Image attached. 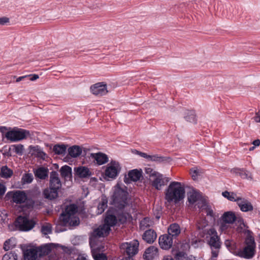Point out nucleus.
<instances>
[{
    "instance_id": "f8f14e48",
    "label": "nucleus",
    "mask_w": 260,
    "mask_h": 260,
    "mask_svg": "<svg viewBox=\"0 0 260 260\" xmlns=\"http://www.w3.org/2000/svg\"><path fill=\"white\" fill-rule=\"evenodd\" d=\"M173 238L168 234H164L159 237L158 243L160 247L165 250L169 249L173 245Z\"/></svg>"
},
{
    "instance_id": "39448f33",
    "label": "nucleus",
    "mask_w": 260,
    "mask_h": 260,
    "mask_svg": "<svg viewBox=\"0 0 260 260\" xmlns=\"http://www.w3.org/2000/svg\"><path fill=\"white\" fill-rule=\"evenodd\" d=\"M245 243L246 246L243 250L238 252V255L241 257L249 259L254 254L255 243L253 238L251 237L246 238Z\"/></svg>"
},
{
    "instance_id": "bb28decb",
    "label": "nucleus",
    "mask_w": 260,
    "mask_h": 260,
    "mask_svg": "<svg viewBox=\"0 0 260 260\" xmlns=\"http://www.w3.org/2000/svg\"><path fill=\"white\" fill-rule=\"evenodd\" d=\"M48 169L44 167H40L34 171V174L37 178L44 180L48 176Z\"/></svg>"
},
{
    "instance_id": "393cba45",
    "label": "nucleus",
    "mask_w": 260,
    "mask_h": 260,
    "mask_svg": "<svg viewBox=\"0 0 260 260\" xmlns=\"http://www.w3.org/2000/svg\"><path fill=\"white\" fill-rule=\"evenodd\" d=\"M117 221L118 220L116 216L113 214H108L107 212L105 218L104 223L103 224L107 225V227H109L111 229V226H113L116 225Z\"/></svg>"
},
{
    "instance_id": "ddd939ff",
    "label": "nucleus",
    "mask_w": 260,
    "mask_h": 260,
    "mask_svg": "<svg viewBox=\"0 0 260 260\" xmlns=\"http://www.w3.org/2000/svg\"><path fill=\"white\" fill-rule=\"evenodd\" d=\"M61 186V182L58 173L55 171H52L50 174L49 186L59 190Z\"/></svg>"
},
{
    "instance_id": "69168bd1",
    "label": "nucleus",
    "mask_w": 260,
    "mask_h": 260,
    "mask_svg": "<svg viewBox=\"0 0 260 260\" xmlns=\"http://www.w3.org/2000/svg\"><path fill=\"white\" fill-rule=\"evenodd\" d=\"M30 76V75H25V76L19 77L16 79V82H19L21 81V80H22L23 79H24L26 77H28V76Z\"/></svg>"
},
{
    "instance_id": "a211bd4d",
    "label": "nucleus",
    "mask_w": 260,
    "mask_h": 260,
    "mask_svg": "<svg viewBox=\"0 0 260 260\" xmlns=\"http://www.w3.org/2000/svg\"><path fill=\"white\" fill-rule=\"evenodd\" d=\"M74 171L75 175L81 178H88L92 175L89 169L85 166H79L75 168Z\"/></svg>"
},
{
    "instance_id": "4d7b16f0",
    "label": "nucleus",
    "mask_w": 260,
    "mask_h": 260,
    "mask_svg": "<svg viewBox=\"0 0 260 260\" xmlns=\"http://www.w3.org/2000/svg\"><path fill=\"white\" fill-rule=\"evenodd\" d=\"M6 187L3 184L0 183V197L3 196L6 192Z\"/></svg>"
},
{
    "instance_id": "a878e982",
    "label": "nucleus",
    "mask_w": 260,
    "mask_h": 260,
    "mask_svg": "<svg viewBox=\"0 0 260 260\" xmlns=\"http://www.w3.org/2000/svg\"><path fill=\"white\" fill-rule=\"evenodd\" d=\"M59 172L61 176L66 180H70L72 178V168L67 165L62 166Z\"/></svg>"
},
{
    "instance_id": "aec40b11",
    "label": "nucleus",
    "mask_w": 260,
    "mask_h": 260,
    "mask_svg": "<svg viewBox=\"0 0 260 260\" xmlns=\"http://www.w3.org/2000/svg\"><path fill=\"white\" fill-rule=\"evenodd\" d=\"M59 190L49 186L43 191V195L45 198L52 200L56 199L58 196Z\"/></svg>"
},
{
    "instance_id": "bf43d9fd",
    "label": "nucleus",
    "mask_w": 260,
    "mask_h": 260,
    "mask_svg": "<svg viewBox=\"0 0 260 260\" xmlns=\"http://www.w3.org/2000/svg\"><path fill=\"white\" fill-rule=\"evenodd\" d=\"M254 118L256 122H260V110L256 113Z\"/></svg>"
},
{
    "instance_id": "09e8293b",
    "label": "nucleus",
    "mask_w": 260,
    "mask_h": 260,
    "mask_svg": "<svg viewBox=\"0 0 260 260\" xmlns=\"http://www.w3.org/2000/svg\"><path fill=\"white\" fill-rule=\"evenodd\" d=\"M230 225L231 224L225 222L224 220L221 219L219 226L220 230L222 232H225L226 230L230 227Z\"/></svg>"
},
{
    "instance_id": "3c124183",
    "label": "nucleus",
    "mask_w": 260,
    "mask_h": 260,
    "mask_svg": "<svg viewBox=\"0 0 260 260\" xmlns=\"http://www.w3.org/2000/svg\"><path fill=\"white\" fill-rule=\"evenodd\" d=\"M185 255L183 252H178L176 254L175 258L176 260H185Z\"/></svg>"
},
{
    "instance_id": "a19ab883",
    "label": "nucleus",
    "mask_w": 260,
    "mask_h": 260,
    "mask_svg": "<svg viewBox=\"0 0 260 260\" xmlns=\"http://www.w3.org/2000/svg\"><path fill=\"white\" fill-rule=\"evenodd\" d=\"M34 177L31 173L24 174L21 179V182L23 184H29L32 182Z\"/></svg>"
},
{
    "instance_id": "7c9ffc66",
    "label": "nucleus",
    "mask_w": 260,
    "mask_h": 260,
    "mask_svg": "<svg viewBox=\"0 0 260 260\" xmlns=\"http://www.w3.org/2000/svg\"><path fill=\"white\" fill-rule=\"evenodd\" d=\"M108 207V200L106 197H102L101 201L99 203L98 207L96 213L97 214H101Z\"/></svg>"
},
{
    "instance_id": "cd10ccee",
    "label": "nucleus",
    "mask_w": 260,
    "mask_h": 260,
    "mask_svg": "<svg viewBox=\"0 0 260 260\" xmlns=\"http://www.w3.org/2000/svg\"><path fill=\"white\" fill-rule=\"evenodd\" d=\"M221 219L225 222L233 224L236 220L235 214L231 211L226 212L221 216Z\"/></svg>"
},
{
    "instance_id": "72a5a7b5",
    "label": "nucleus",
    "mask_w": 260,
    "mask_h": 260,
    "mask_svg": "<svg viewBox=\"0 0 260 260\" xmlns=\"http://www.w3.org/2000/svg\"><path fill=\"white\" fill-rule=\"evenodd\" d=\"M13 171L8 168L7 166H3L1 168V176L4 178H8L11 177Z\"/></svg>"
},
{
    "instance_id": "7ed1b4c3",
    "label": "nucleus",
    "mask_w": 260,
    "mask_h": 260,
    "mask_svg": "<svg viewBox=\"0 0 260 260\" xmlns=\"http://www.w3.org/2000/svg\"><path fill=\"white\" fill-rule=\"evenodd\" d=\"M77 207L75 204L68 206L61 214L60 219L64 225L76 226L79 224V219L75 216Z\"/></svg>"
},
{
    "instance_id": "603ef678",
    "label": "nucleus",
    "mask_w": 260,
    "mask_h": 260,
    "mask_svg": "<svg viewBox=\"0 0 260 260\" xmlns=\"http://www.w3.org/2000/svg\"><path fill=\"white\" fill-rule=\"evenodd\" d=\"M10 242H11L10 239L7 240L5 242L4 244V249L6 251H7L9 249H10V248L13 247V245H10Z\"/></svg>"
},
{
    "instance_id": "423d86ee",
    "label": "nucleus",
    "mask_w": 260,
    "mask_h": 260,
    "mask_svg": "<svg viewBox=\"0 0 260 260\" xmlns=\"http://www.w3.org/2000/svg\"><path fill=\"white\" fill-rule=\"evenodd\" d=\"M36 222L25 216H18L15 221V225L20 231H29L35 225Z\"/></svg>"
},
{
    "instance_id": "e433bc0d",
    "label": "nucleus",
    "mask_w": 260,
    "mask_h": 260,
    "mask_svg": "<svg viewBox=\"0 0 260 260\" xmlns=\"http://www.w3.org/2000/svg\"><path fill=\"white\" fill-rule=\"evenodd\" d=\"M222 194L224 197L226 198L230 201L236 202L237 203L238 202L237 200L240 198V197H237L236 193L234 192H230L228 191L223 192Z\"/></svg>"
},
{
    "instance_id": "c85d7f7f",
    "label": "nucleus",
    "mask_w": 260,
    "mask_h": 260,
    "mask_svg": "<svg viewBox=\"0 0 260 260\" xmlns=\"http://www.w3.org/2000/svg\"><path fill=\"white\" fill-rule=\"evenodd\" d=\"M128 178L131 180L136 182L139 180L142 176V171L141 170L134 169L131 170L128 173Z\"/></svg>"
},
{
    "instance_id": "a18cd8bd",
    "label": "nucleus",
    "mask_w": 260,
    "mask_h": 260,
    "mask_svg": "<svg viewBox=\"0 0 260 260\" xmlns=\"http://www.w3.org/2000/svg\"><path fill=\"white\" fill-rule=\"evenodd\" d=\"M150 220L149 218L145 217L140 223V229L145 230L146 228L150 226Z\"/></svg>"
},
{
    "instance_id": "9d476101",
    "label": "nucleus",
    "mask_w": 260,
    "mask_h": 260,
    "mask_svg": "<svg viewBox=\"0 0 260 260\" xmlns=\"http://www.w3.org/2000/svg\"><path fill=\"white\" fill-rule=\"evenodd\" d=\"M120 170L121 167L119 162L115 160H112L108 165L105 170V175L110 178L115 179Z\"/></svg>"
},
{
    "instance_id": "f257e3e1",
    "label": "nucleus",
    "mask_w": 260,
    "mask_h": 260,
    "mask_svg": "<svg viewBox=\"0 0 260 260\" xmlns=\"http://www.w3.org/2000/svg\"><path fill=\"white\" fill-rule=\"evenodd\" d=\"M197 228L200 231L199 234L201 236L208 239V244L212 250V256L216 257L221 247V242L216 230L209 227L208 222L205 218H201L197 221Z\"/></svg>"
},
{
    "instance_id": "4c0bfd02",
    "label": "nucleus",
    "mask_w": 260,
    "mask_h": 260,
    "mask_svg": "<svg viewBox=\"0 0 260 260\" xmlns=\"http://www.w3.org/2000/svg\"><path fill=\"white\" fill-rule=\"evenodd\" d=\"M67 147L64 145H55L53 147V150L55 154L58 155L63 154L65 153Z\"/></svg>"
},
{
    "instance_id": "9b49d317",
    "label": "nucleus",
    "mask_w": 260,
    "mask_h": 260,
    "mask_svg": "<svg viewBox=\"0 0 260 260\" xmlns=\"http://www.w3.org/2000/svg\"><path fill=\"white\" fill-rule=\"evenodd\" d=\"M111 231V229L107 225L102 224L95 229L91 234V237L94 238L107 237Z\"/></svg>"
},
{
    "instance_id": "1a4fd4ad",
    "label": "nucleus",
    "mask_w": 260,
    "mask_h": 260,
    "mask_svg": "<svg viewBox=\"0 0 260 260\" xmlns=\"http://www.w3.org/2000/svg\"><path fill=\"white\" fill-rule=\"evenodd\" d=\"M139 245V241L137 240H134L130 242L121 244L120 248L127 255L133 256L138 253Z\"/></svg>"
},
{
    "instance_id": "f704fd0d",
    "label": "nucleus",
    "mask_w": 260,
    "mask_h": 260,
    "mask_svg": "<svg viewBox=\"0 0 260 260\" xmlns=\"http://www.w3.org/2000/svg\"><path fill=\"white\" fill-rule=\"evenodd\" d=\"M132 218V215L128 213H122L118 215V221L120 223H124L127 221L130 220Z\"/></svg>"
},
{
    "instance_id": "dca6fc26",
    "label": "nucleus",
    "mask_w": 260,
    "mask_h": 260,
    "mask_svg": "<svg viewBox=\"0 0 260 260\" xmlns=\"http://www.w3.org/2000/svg\"><path fill=\"white\" fill-rule=\"evenodd\" d=\"M10 193L13 194V202L16 204L24 203L27 200V196L23 191L16 190L13 192H9L7 193V195Z\"/></svg>"
},
{
    "instance_id": "49530a36",
    "label": "nucleus",
    "mask_w": 260,
    "mask_h": 260,
    "mask_svg": "<svg viewBox=\"0 0 260 260\" xmlns=\"http://www.w3.org/2000/svg\"><path fill=\"white\" fill-rule=\"evenodd\" d=\"M17 255L15 252H8L5 254L2 260H17Z\"/></svg>"
},
{
    "instance_id": "4be33fe9",
    "label": "nucleus",
    "mask_w": 260,
    "mask_h": 260,
    "mask_svg": "<svg viewBox=\"0 0 260 260\" xmlns=\"http://www.w3.org/2000/svg\"><path fill=\"white\" fill-rule=\"evenodd\" d=\"M91 156L95 160L99 165H102L106 164L108 161V156L103 153L99 152L96 153H91Z\"/></svg>"
},
{
    "instance_id": "412c9836",
    "label": "nucleus",
    "mask_w": 260,
    "mask_h": 260,
    "mask_svg": "<svg viewBox=\"0 0 260 260\" xmlns=\"http://www.w3.org/2000/svg\"><path fill=\"white\" fill-rule=\"evenodd\" d=\"M157 235L153 230H148L143 235V239L148 243H153L156 239Z\"/></svg>"
},
{
    "instance_id": "0eeeda50",
    "label": "nucleus",
    "mask_w": 260,
    "mask_h": 260,
    "mask_svg": "<svg viewBox=\"0 0 260 260\" xmlns=\"http://www.w3.org/2000/svg\"><path fill=\"white\" fill-rule=\"evenodd\" d=\"M30 135L28 131L23 129L10 131L5 134V137L12 142H16L26 139Z\"/></svg>"
},
{
    "instance_id": "f03ea898",
    "label": "nucleus",
    "mask_w": 260,
    "mask_h": 260,
    "mask_svg": "<svg viewBox=\"0 0 260 260\" xmlns=\"http://www.w3.org/2000/svg\"><path fill=\"white\" fill-rule=\"evenodd\" d=\"M185 191L183 185L181 182H171L165 192V199L169 203H179L185 197Z\"/></svg>"
},
{
    "instance_id": "2eb2a0df",
    "label": "nucleus",
    "mask_w": 260,
    "mask_h": 260,
    "mask_svg": "<svg viewBox=\"0 0 260 260\" xmlns=\"http://www.w3.org/2000/svg\"><path fill=\"white\" fill-rule=\"evenodd\" d=\"M29 148L31 155L42 160H46L48 157L47 154L43 151L40 146L38 145L35 146H30Z\"/></svg>"
},
{
    "instance_id": "8fccbe9b",
    "label": "nucleus",
    "mask_w": 260,
    "mask_h": 260,
    "mask_svg": "<svg viewBox=\"0 0 260 260\" xmlns=\"http://www.w3.org/2000/svg\"><path fill=\"white\" fill-rule=\"evenodd\" d=\"M52 229L50 225H43L41 229V232L44 235H48L51 233Z\"/></svg>"
},
{
    "instance_id": "ea45409f",
    "label": "nucleus",
    "mask_w": 260,
    "mask_h": 260,
    "mask_svg": "<svg viewBox=\"0 0 260 260\" xmlns=\"http://www.w3.org/2000/svg\"><path fill=\"white\" fill-rule=\"evenodd\" d=\"M185 119L190 122H196V117L195 112L193 111H188L187 115L184 116Z\"/></svg>"
},
{
    "instance_id": "338daca9",
    "label": "nucleus",
    "mask_w": 260,
    "mask_h": 260,
    "mask_svg": "<svg viewBox=\"0 0 260 260\" xmlns=\"http://www.w3.org/2000/svg\"><path fill=\"white\" fill-rule=\"evenodd\" d=\"M252 144L255 146H258L260 144V140L258 139L255 140L253 141Z\"/></svg>"
},
{
    "instance_id": "c756f323",
    "label": "nucleus",
    "mask_w": 260,
    "mask_h": 260,
    "mask_svg": "<svg viewBox=\"0 0 260 260\" xmlns=\"http://www.w3.org/2000/svg\"><path fill=\"white\" fill-rule=\"evenodd\" d=\"M68 153L71 157L75 158L81 154L82 149L79 146L74 145L69 148Z\"/></svg>"
},
{
    "instance_id": "f3484780",
    "label": "nucleus",
    "mask_w": 260,
    "mask_h": 260,
    "mask_svg": "<svg viewBox=\"0 0 260 260\" xmlns=\"http://www.w3.org/2000/svg\"><path fill=\"white\" fill-rule=\"evenodd\" d=\"M237 200V204L242 211L246 212L253 210V206L248 200L240 197Z\"/></svg>"
},
{
    "instance_id": "4468645a",
    "label": "nucleus",
    "mask_w": 260,
    "mask_h": 260,
    "mask_svg": "<svg viewBox=\"0 0 260 260\" xmlns=\"http://www.w3.org/2000/svg\"><path fill=\"white\" fill-rule=\"evenodd\" d=\"M90 90L93 94L97 96H102L108 92L106 85L102 83H98L92 85Z\"/></svg>"
},
{
    "instance_id": "37998d69",
    "label": "nucleus",
    "mask_w": 260,
    "mask_h": 260,
    "mask_svg": "<svg viewBox=\"0 0 260 260\" xmlns=\"http://www.w3.org/2000/svg\"><path fill=\"white\" fill-rule=\"evenodd\" d=\"M242 169V171H241L239 176L242 179L251 180L252 179L251 173L244 169Z\"/></svg>"
},
{
    "instance_id": "6ab92c4d",
    "label": "nucleus",
    "mask_w": 260,
    "mask_h": 260,
    "mask_svg": "<svg viewBox=\"0 0 260 260\" xmlns=\"http://www.w3.org/2000/svg\"><path fill=\"white\" fill-rule=\"evenodd\" d=\"M39 257L37 247L27 249L24 252L25 260H37Z\"/></svg>"
},
{
    "instance_id": "20e7f679",
    "label": "nucleus",
    "mask_w": 260,
    "mask_h": 260,
    "mask_svg": "<svg viewBox=\"0 0 260 260\" xmlns=\"http://www.w3.org/2000/svg\"><path fill=\"white\" fill-rule=\"evenodd\" d=\"M128 192L126 187L123 188L117 184L115 187L114 192L112 197L113 204L118 209H123L128 204Z\"/></svg>"
},
{
    "instance_id": "5fc2aeb1",
    "label": "nucleus",
    "mask_w": 260,
    "mask_h": 260,
    "mask_svg": "<svg viewBox=\"0 0 260 260\" xmlns=\"http://www.w3.org/2000/svg\"><path fill=\"white\" fill-rule=\"evenodd\" d=\"M242 171V169L240 168H233L231 170V172L232 173L235 174L236 175H240L241 171Z\"/></svg>"
},
{
    "instance_id": "473e14b6",
    "label": "nucleus",
    "mask_w": 260,
    "mask_h": 260,
    "mask_svg": "<svg viewBox=\"0 0 260 260\" xmlns=\"http://www.w3.org/2000/svg\"><path fill=\"white\" fill-rule=\"evenodd\" d=\"M201 195L196 191H190L188 193V201L190 204H194L197 202Z\"/></svg>"
},
{
    "instance_id": "864d4df0",
    "label": "nucleus",
    "mask_w": 260,
    "mask_h": 260,
    "mask_svg": "<svg viewBox=\"0 0 260 260\" xmlns=\"http://www.w3.org/2000/svg\"><path fill=\"white\" fill-rule=\"evenodd\" d=\"M9 22V19L6 17L0 18V25H3Z\"/></svg>"
},
{
    "instance_id": "c9c22d12",
    "label": "nucleus",
    "mask_w": 260,
    "mask_h": 260,
    "mask_svg": "<svg viewBox=\"0 0 260 260\" xmlns=\"http://www.w3.org/2000/svg\"><path fill=\"white\" fill-rule=\"evenodd\" d=\"M37 248L39 252V257L48 254L51 251L50 247L47 245L37 247Z\"/></svg>"
},
{
    "instance_id": "680f3d73",
    "label": "nucleus",
    "mask_w": 260,
    "mask_h": 260,
    "mask_svg": "<svg viewBox=\"0 0 260 260\" xmlns=\"http://www.w3.org/2000/svg\"><path fill=\"white\" fill-rule=\"evenodd\" d=\"M30 75V76L29 77H31L29 79V80L30 81H35L39 78V76L37 74H33V75Z\"/></svg>"
},
{
    "instance_id": "052dcab7",
    "label": "nucleus",
    "mask_w": 260,
    "mask_h": 260,
    "mask_svg": "<svg viewBox=\"0 0 260 260\" xmlns=\"http://www.w3.org/2000/svg\"><path fill=\"white\" fill-rule=\"evenodd\" d=\"M7 130L8 129L6 127H5V126L0 127V132L5 136V134H6V133L9 132V131H7Z\"/></svg>"
},
{
    "instance_id": "b1692460",
    "label": "nucleus",
    "mask_w": 260,
    "mask_h": 260,
    "mask_svg": "<svg viewBox=\"0 0 260 260\" xmlns=\"http://www.w3.org/2000/svg\"><path fill=\"white\" fill-rule=\"evenodd\" d=\"M168 235H171L173 238H176L180 234V227L177 223H172L168 229Z\"/></svg>"
},
{
    "instance_id": "58836bf2",
    "label": "nucleus",
    "mask_w": 260,
    "mask_h": 260,
    "mask_svg": "<svg viewBox=\"0 0 260 260\" xmlns=\"http://www.w3.org/2000/svg\"><path fill=\"white\" fill-rule=\"evenodd\" d=\"M10 149L16 154L21 155L24 150V146L22 144L13 145Z\"/></svg>"
},
{
    "instance_id": "79ce46f5",
    "label": "nucleus",
    "mask_w": 260,
    "mask_h": 260,
    "mask_svg": "<svg viewBox=\"0 0 260 260\" xmlns=\"http://www.w3.org/2000/svg\"><path fill=\"white\" fill-rule=\"evenodd\" d=\"M198 207L202 210L206 209L208 207L207 201L202 196L197 202Z\"/></svg>"
},
{
    "instance_id": "6e6552de",
    "label": "nucleus",
    "mask_w": 260,
    "mask_h": 260,
    "mask_svg": "<svg viewBox=\"0 0 260 260\" xmlns=\"http://www.w3.org/2000/svg\"><path fill=\"white\" fill-rule=\"evenodd\" d=\"M170 180L169 177H165L162 174L159 173L155 177L150 179L148 182L152 187L157 190H160L163 186L167 184Z\"/></svg>"
},
{
    "instance_id": "13d9d810",
    "label": "nucleus",
    "mask_w": 260,
    "mask_h": 260,
    "mask_svg": "<svg viewBox=\"0 0 260 260\" xmlns=\"http://www.w3.org/2000/svg\"><path fill=\"white\" fill-rule=\"evenodd\" d=\"M137 153L139 155H140L141 157L145 158L149 160V157L150 155H148L147 153H144V152H139L138 151H137Z\"/></svg>"
},
{
    "instance_id": "2f4dec72",
    "label": "nucleus",
    "mask_w": 260,
    "mask_h": 260,
    "mask_svg": "<svg viewBox=\"0 0 260 260\" xmlns=\"http://www.w3.org/2000/svg\"><path fill=\"white\" fill-rule=\"evenodd\" d=\"M145 173L147 175L146 178L148 181L150 180L155 176H157L160 173L156 171L154 169L152 168L150 166H148L145 168Z\"/></svg>"
},
{
    "instance_id": "774afa93",
    "label": "nucleus",
    "mask_w": 260,
    "mask_h": 260,
    "mask_svg": "<svg viewBox=\"0 0 260 260\" xmlns=\"http://www.w3.org/2000/svg\"><path fill=\"white\" fill-rule=\"evenodd\" d=\"M186 260H204L202 258H196L194 256H190L189 257H188Z\"/></svg>"
},
{
    "instance_id": "c03bdc74",
    "label": "nucleus",
    "mask_w": 260,
    "mask_h": 260,
    "mask_svg": "<svg viewBox=\"0 0 260 260\" xmlns=\"http://www.w3.org/2000/svg\"><path fill=\"white\" fill-rule=\"evenodd\" d=\"M167 159L165 157L158 155H150L149 157V160L152 161H156L158 162H163L166 161Z\"/></svg>"
},
{
    "instance_id": "de8ad7c7",
    "label": "nucleus",
    "mask_w": 260,
    "mask_h": 260,
    "mask_svg": "<svg viewBox=\"0 0 260 260\" xmlns=\"http://www.w3.org/2000/svg\"><path fill=\"white\" fill-rule=\"evenodd\" d=\"M92 255L94 260H107V256L104 253H96L92 251Z\"/></svg>"
},
{
    "instance_id": "e2e57ef3",
    "label": "nucleus",
    "mask_w": 260,
    "mask_h": 260,
    "mask_svg": "<svg viewBox=\"0 0 260 260\" xmlns=\"http://www.w3.org/2000/svg\"><path fill=\"white\" fill-rule=\"evenodd\" d=\"M198 242H200V241L198 239H192L191 241L190 242V243H191V244L192 246L196 247L197 246L196 245H197Z\"/></svg>"
},
{
    "instance_id": "0e129e2a",
    "label": "nucleus",
    "mask_w": 260,
    "mask_h": 260,
    "mask_svg": "<svg viewBox=\"0 0 260 260\" xmlns=\"http://www.w3.org/2000/svg\"><path fill=\"white\" fill-rule=\"evenodd\" d=\"M192 177L193 179H195L196 176L198 175V171L197 170H191Z\"/></svg>"
},
{
    "instance_id": "5701e85b",
    "label": "nucleus",
    "mask_w": 260,
    "mask_h": 260,
    "mask_svg": "<svg viewBox=\"0 0 260 260\" xmlns=\"http://www.w3.org/2000/svg\"><path fill=\"white\" fill-rule=\"evenodd\" d=\"M158 249L154 246L147 248L143 254V258L146 260H152L157 254Z\"/></svg>"
},
{
    "instance_id": "6e6d98bb",
    "label": "nucleus",
    "mask_w": 260,
    "mask_h": 260,
    "mask_svg": "<svg viewBox=\"0 0 260 260\" xmlns=\"http://www.w3.org/2000/svg\"><path fill=\"white\" fill-rule=\"evenodd\" d=\"M206 210L207 212V215L213 217L214 218V220H215L214 213L213 212V211L210 208H209L208 207L207 208Z\"/></svg>"
}]
</instances>
